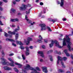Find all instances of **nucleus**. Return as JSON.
<instances>
[{"label": "nucleus", "instance_id": "nucleus-1", "mask_svg": "<svg viewBox=\"0 0 73 73\" xmlns=\"http://www.w3.org/2000/svg\"><path fill=\"white\" fill-rule=\"evenodd\" d=\"M70 39L69 38L68 36V35H66V38H63V46H61L59 44V43L56 40L52 41V43L49 44V46L50 48H51L53 46V45L54 43H55L56 46L58 48H62L64 46L66 45V43L65 41H66L67 42V47L68 49V50L70 52L71 51V47H70V45H72V43L70 42Z\"/></svg>", "mask_w": 73, "mask_h": 73}, {"label": "nucleus", "instance_id": "nucleus-2", "mask_svg": "<svg viewBox=\"0 0 73 73\" xmlns=\"http://www.w3.org/2000/svg\"><path fill=\"white\" fill-rule=\"evenodd\" d=\"M1 60H2V61H1V63L2 65H10L11 66H14L15 65L13 64H14V62H11V63H9L8 62H6V61H7V60L5 59L4 58H1Z\"/></svg>", "mask_w": 73, "mask_h": 73}, {"label": "nucleus", "instance_id": "nucleus-3", "mask_svg": "<svg viewBox=\"0 0 73 73\" xmlns=\"http://www.w3.org/2000/svg\"><path fill=\"white\" fill-rule=\"evenodd\" d=\"M58 60L57 61V64H58L60 63V61L61 62V64L62 65L63 68H65V66L64 64V63L62 62V58H61V57L58 56Z\"/></svg>", "mask_w": 73, "mask_h": 73}, {"label": "nucleus", "instance_id": "nucleus-4", "mask_svg": "<svg viewBox=\"0 0 73 73\" xmlns=\"http://www.w3.org/2000/svg\"><path fill=\"white\" fill-rule=\"evenodd\" d=\"M40 25L41 27V30L45 31V30L46 29V25L44 24H41Z\"/></svg>", "mask_w": 73, "mask_h": 73}, {"label": "nucleus", "instance_id": "nucleus-5", "mask_svg": "<svg viewBox=\"0 0 73 73\" xmlns=\"http://www.w3.org/2000/svg\"><path fill=\"white\" fill-rule=\"evenodd\" d=\"M27 8V5H24L23 7H20L19 9L21 11H24Z\"/></svg>", "mask_w": 73, "mask_h": 73}, {"label": "nucleus", "instance_id": "nucleus-6", "mask_svg": "<svg viewBox=\"0 0 73 73\" xmlns=\"http://www.w3.org/2000/svg\"><path fill=\"white\" fill-rule=\"evenodd\" d=\"M42 69L43 72L44 73H47L48 72V70H47V68L46 67H42Z\"/></svg>", "mask_w": 73, "mask_h": 73}, {"label": "nucleus", "instance_id": "nucleus-7", "mask_svg": "<svg viewBox=\"0 0 73 73\" xmlns=\"http://www.w3.org/2000/svg\"><path fill=\"white\" fill-rule=\"evenodd\" d=\"M38 54H40V56L42 57H44V54L43 53V52L42 51H39L38 52Z\"/></svg>", "mask_w": 73, "mask_h": 73}, {"label": "nucleus", "instance_id": "nucleus-8", "mask_svg": "<svg viewBox=\"0 0 73 73\" xmlns=\"http://www.w3.org/2000/svg\"><path fill=\"white\" fill-rule=\"evenodd\" d=\"M32 39L31 38L29 37L27 38V41L26 42L27 45H28L29 44V41H32Z\"/></svg>", "mask_w": 73, "mask_h": 73}, {"label": "nucleus", "instance_id": "nucleus-9", "mask_svg": "<svg viewBox=\"0 0 73 73\" xmlns=\"http://www.w3.org/2000/svg\"><path fill=\"white\" fill-rule=\"evenodd\" d=\"M17 32L15 31H13L12 32L11 31H9L8 32V33H9L10 34H11V35H16V33Z\"/></svg>", "mask_w": 73, "mask_h": 73}, {"label": "nucleus", "instance_id": "nucleus-10", "mask_svg": "<svg viewBox=\"0 0 73 73\" xmlns=\"http://www.w3.org/2000/svg\"><path fill=\"white\" fill-rule=\"evenodd\" d=\"M64 0H61V3H60V7H64Z\"/></svg>", "mask_w": 73, "mask_h": 73}, {"label": "nucleus", "instance_id": "nucleus-11", "mask_svg": "<svg viewBox=\"0 0 73 73\" xmlns=\"http://www.w3.org/2000/svg\"><path fill=\"white\" fill-rule=\"evenodd\" d=\"M4 68L6 70H12V68L7 66L4 67Z\"/></svg>", "mask_w": 73, "mask_h": 73}, {"label": "nucleus", "instance_id": "nucleus-12", "mask_svg": "<svg viewBox=\"0 0 73 73\" xmlns=\"http://www.w3.org/2000/svg\"><path fill=\"white\" fill-rule=\"evenodd\" d=\"M19 20L17 18H16L14 19H12L11 20V21L12 22H15V21H19Z\"/></svg>", "mask_w": 73, "mask_h": 73}, {"label": "nucleus", "instance_id": "nucleus-13", "mask_svg": "<svg viewBox=\"0 0 73 73\" xmlns=\"http://www.w3.org/2000/svg\"><path fill=\"white\" fill-rule=\"evenodd\" d=\"M6 41H11L13 42H15V40L10 38H6Z\"/></svg>", "mask_w": 73, "mask_h": 73}, {"label": "nucleus", "instance_id": "nucleus-14", "mask_svg": "<svg viewBox=\"0 0 73 73\" xmlns=\"http://www.w3.org/2000/svg\"><path fill=\"white\" fill-rule=\"evenodd\" d=\"M16 42L17 44H19L20 45H23V44L22 43H21V42L20 41H18V40H17L16 41Z\"/></svg>", "mask_w": 73, "mask_h": 73}, {"label": "nucleus", "instance_id": "nucleus-15", "mask_svg": "<svg viewBox=\"0 0 73 73\" xmlns=\"http://www.w3.org/2000/svg\"><path fill=\"white\" fill-rule=\"evenodd\" d=\"M27 18H28V17H27V15H25V19H26V20L28 21V23H31V21L29 20V19H27Z\"/></svg>", "mask_w": 73, "mask_h": 73}, {"label": "nucleus", "instance_id": "nucleus-16", "mask_svg": "<svg viewBox=\"0 0 73 73\" xmlns=\"http://www.w3.org/2000/svg\"><path fill=\"white\" fill-rule=\"evenodd\" d=\"M15 65H18L19 66H18L19 68H20L21 66H22V64H20L18 63H15Z\"/></svg>", "mask_w": 73, "mask_h": 73}, {"label": "nucleus", "instance_id": "nucleus-17", "mask_svg": "<svg viewBox=\"0 0 73 73\" xmlns=\"http://www.w3.org/2000/svg\"><path fill=\"white\" fill-rule=\"evenodd\" d=\"M19 36V34L18 33H17L15 35V40H17Z\"/></svg>", "mask_w": 73, "mask_h": 73}, {"label": "nucleus", "instance_id": "nucleus-18", "mask_svg": "<svg viewBox=\"0 0 73 73\" xmlns=\"http://www.w3.org/2000/svg\"><path fill=\"white\" fill-rule=\"evenodd\" d=\"M8 60H9V61H10V62H13V61L12 58H8Z\"/></svg>", "mask_w": 73, "mask_h": 73}, {"label": "nucleus", "instance_id": "nucleus-19", "mask_svg": "<svg viewBox=\"0 0 73 73\" xmlns=\"http://www.w3.org/2000/svg\"><path fill=\"white\" fill-rule=\"evenodd\" d=\"M20 29V27L19 26H17V29H15V32H17V31H19Z\"/></svg>", "mask_w": 73, "mask_h": 73}, {"label": "nucleus", "instance_id": "nucleus-20", "mask_svg": "<svg viewBox=\"0 0 73 73\" xmlns=\"http://www.w3.org/2000/svg\"><path fill=\"white\" fill-rule=\"evenodd\" d=\"M53 52V50H50L48 51L47 52V54H49V53H52Z\"/></svg>", "mask_w": 73, "mask_h": 73}, {"label": "nucleus", "instance_id": "nucleus-21", "mask_svg": "<svg viewBox=\"0 0 73 73\" xmlns=\"http://www.w3.org/2000/svg\"><path fill=\"white\" fill-rule=\"evenodd\" d=\"M49 57L50 58V61H53V59L52 58V56L51 55H49Z\"/></svg>", "mask_w": 73, "mask_h": 73}, {"label": "nucleus", "instance_id": "nucleus-22", "mask_svg": "<svg viewBox=\"0 0 73 73\" xmlns=\"http://www.w3.org/2000/svg\"><path fill=\"white\" fill-rule=\"evenodd\" d=\"M5 37H8V36H9V35L8 34H7L6 32H5Z\"/></svg>", "mask_w": 73, "mask_h": 73}, {"label": "nucleus", "instance_id": "nucleus-23", "mask_svg": "<svg viewBox=\"0 0 73 73\" xmlns=\"http://www.w3.org/2000/svg\"><path fill=\"white\" fill-rule=\"evenodd\" d=\"M36 70H38V71H40V68L38 67H36Z\"/></svg>", "mask_w": 73, "mask_h": 73}, {"label": "nucleus", "instance_id": "nucleus-24", "mask_svg": "<svg viewBox=\"0 0 73 73\" xmlns=\"http://www.w3.org/2000/svg\"><path fill=\"white\" fill-rule=\"evenodd\" d=\"M2 53V57H4V51L2 50L1 52Z\"/></svg>", "mask_w": 73, "mask_h": 73}, {"label": "nucleus", "instance_id": "nucleus-25", "mask_svg": "<svg viewBox=\"0 0 73 73\" xmlns=\"http://www.w3.org/2000/svg\"><path fill=\"white\" fill-rule=\"evenodd\" d=\"M26 54L27 56H28V55H29V51H26Z\"/></svg>", "mask_w": 73, "mask_h": 73}, {"label": "nucleus", "instance_id": "nucleus-26", "mask_svg": "<svg viewBox=\"0 0 73 73\" xmlns=\"http://www.w3.org/2000/svg\"><path fill=\"white\" fill-rule=\"evenodd\" d=\"M58 72H61V73H62V72H63V70H62V69H60L59 70H58Z\"/></svg>", "mask_w": 73, "mask_h": 73}, {"label": "nucleus", "instance_id": "nucleus-27", "mask_svg": "<svg viewBox=\"0 0 73 73\" xmlns=\"http://www.w3.org/2000/svg\"><path fill=\"white\" fill-rule=\"evenodd\" d=\"M49 20L50 21H52L53 22H55L56 21H55V20H54L53 19H49Z\"/></svg>", "mask_w": 73, "mask_h": 73}, {"label": "nucleus", "instance_id": "nucleus-28", "mask_svg": "<svg viewBox=\"0 0 73 73\" xmlns=\"http://www.w3.org/2000/svg\"><path fill=\"white\" fill-rule=\"evenodd\" d=\"M14 70L15 71V72H19V70H17V68H14Z\"/></svg>", "mask_w": 73, "mask_h": 73}, {"label": "nucleus", "instance_id": "nucleus-29", "mask_svg": "<svg viewBox=\"0 0 73 73\" xmlns=\"http://www.w3.org/2000/svg\"><path fill=\"white\" fill-rule=\"evenodd\" d=\"M63 59L64 61H66V60L68 59V58L66 57H64L63 58Z\"/></svg>", "mask_w": 73, "mask_h": 73}, {"label": "nucleus", "instance_id": "nucleus-30", "mask_svg": "<svg viewBox=\"0 0 73 73\" xmlns=\"http://www.w3.org/2000/svg\"><path fill=\"white\" fill-rule=\"evenodd\" d=\"M47 28L49 31H50V32L52 31V30L51 29H50V27H47Z\"/></svg>", "mask_w": 73, "mask_h": 73}, {"label": "nucleus", "instance_id": "nucleus-31", "mask_svg": "<svg viewBox=\"0 0 73 73\" xmlns=\"http://www.w3.org/2000/svg\"><path fill=\"white\" fill-rule=\"evenodd\" d=\"M20 49H25V48L24 47V46H20Z\"/></svg>", "mask_w": 73, "mask_h": 73}, {"label": "nucleus", "instance_id": "nucleus-32", "mask_svg": "<svg viewBox=\"0 0 73 73\" xmlns=\"http://www.w3.org/2000/svg\"><path fill=\"white\" fill-rule=\"evenodd\" d=\"M31 9H29L28 12H27V11L26 12V14H29V13H30V12H31V11H30V10H31Z\"/></svg>", "mask_w": 73, "mask_h": 73}, {"label": "nucleus", "instance_id": "nucleus-33", "mask_svg": "<svg viewBox=\"0 0 73 73\" xmlns=\"http://www.w3.org/2000/svg\"><path fill=\"white\" fill-rule=\"evenodd\" d=\"M68 50H64V53H65V54H66L68 53Z\"/></svg>", "mask_w": 73, "mask_h": 73}, {"label": "nucleus", "instance_id": "nucleus-34", "mask_svg": "<svg viewBox=\"0 0 73 73\" xmlns=\"http://www.w3.org/2000/svg\"><path fill=\"white\" fill-rule=\"evenodd\" d=\"M22 57H23V60H25V56L24 55H22Z\"/></svg>", "mask_w": 73, "mask_h": 73}, {"label": "nucleus", "instance_id": "nucleus-35", "mask_svg": "<svg viewBox=\"0 0 73 73\" xmlns=\"http://www.w3.org/2000/svg\"><path fill=\"white\" fill-rule=\"evenodd\" d=\"M66 54L67 56L68 57H69V56H70V54H69V53H68L67 52Z\"/></svg>", "mask_w": 73, "mask_h": 73}, {"label": "nucleus", "instance_id": "nucleus-36", "mask_svg": "<svg viewBox=\"0 0 73 73\" xmlns=\"http://www.w3.org/2000/svg\"><path fill=\"white\" fill-rule=\"evenodd\" d=\"M26 51H28H28H29V48L27 46L26 47Z\"/></svg>", "mask_w": 73, "mask_h": 73}, {"label": "nucleus", "instance_id": "nucleus-37", "mask_svg": "<svg viewBox=\"0 0 73 73\" xmlns=\"http://www.w3.org/2000/svg\"><path fill=\"white\" fill-rule=\"evenodd\" d=\"M11 11L13 12H15V11H16V10L15 9H11Z\"/></svg>", "mask_w": 73, "mask_h": 73}, {"label": "nucleus", "instance_id": "nucleus-38", "mask_svg": "<svg viewBox=\"0 0 73 73\" xmlns=\"http://www.w3.org/2000/svg\"><path fill=\"white\" fill-rule=\"evenodd\" d=\"M14 55V54L13 53H11L9 54V56H13Z\"/></svg>", "mask_w": 73, "mask_h": 73}, {"label": "nucleus", "instance_id": "nucleus-39", "mask_svg": "<svg viewBox=\"0 0 73 73\" xmlns=\"http://www.w3.org/2000/svg\"><path fill=\"white\" fill-rule=\"evenodd\" d=\"M12 45H13V46H16V44L14 43H12Z\"/></svg>", "mask_w": 73, "mask_h": 73}, {"label": "nucleus", "instance_id": "nucleus-40", "mask_svg": "<svg viewBox=\"0 0 73 73\" xmlns=\"http://www.w3.org/2000/svg\"><path fill=\"white\" fill-rule=\"evenodd\" d=\"M39 38H40V39H41V40H42V37H41V35H40L39 36Z\"/></svg>", "mask_w": 73, "mask_h": 73}, {"label": "nucleus", "instance_id": "nucleus-41", "mask_svg": "<svg viewBox=\"0 0 73 73\" xmlns=\"http://www.w3.org/2000/svg\"><path fill=\"white\" fill-rule=\"evenodd\" d=\"M40 62H42L44 61V60H43V59H41L40 60Z\"/></svg>", "mask_w": 73, "mask_h": 73}, {"label": "nucleus", "instance_id": "nucleus-42", "mask_svg": "<svg viewBox=\"0 0 73 73\" xmlns=\"http://www.w3.org/2000/svg\"><path fill=\"white\" fill-rule=\"evenodd\" d=\"M38 41L39 42H40V43H41V42H42V41L40 39L38 40Z\"/></svg>", "mask_w": 73, "mask_h": 73}, {"label": "nucleus", "instance_id": "nucleus-43", "mask_svg": "<svg viewBox=\"0 0 73 73\" xmlns=\"http://www.w3.org/2000/svg\"><path fill=\"white\" fill-rule=\"evenodd\" d=\"M2 50V46L0 45V51H1Z\"/></svg>", "mask_w": 73, "mask_h": 73}, {"label": "nucleus", "instance_id": "nucleus-44", "mask_svg": "<svg viewBox=\"0 0 73 73\" xmlns=\"http://www.w3.org/2000/svg\"><path fill=\"white\" fill-rule=\"evenodd\" d=\"M0 11H3V9L0 6Z\"/></svg>", "mask_w": 73, "mask_h": 73}, {"label": "nucleus", "instance_id": "nucleus-45", "mask_svg": "<svg viewBox=\"0 0 73 73\" xmlns=\"http://www.w3.org/2000/svg\"><path fill=\"white\" fill-rule=\"evenodd\" d=\"M3 1L5 2V3H7L8 2V1L7 0H3Z\"/></svg>", "mask_w": 73, "mask_h": 73}, {"label": "nucleus", "instance_id": "nucleus-46", "mask_svg": "<svg viewBox=\"0 0 73 73\" xmlns=\"http://www.w3.org/2000/svg\"><path fill=\"white\" fill-rule=\"evenodd\" d=\"M71 57L72 59H73V55L72 54H71Z\"/></svg>", "mask_w": 73, "mask_h": 73}, {"label": "nucleus", "instance_id": "nucleus-47", "mask_svg": "<svg viewBox=\"0 0 73 73\" xmlns=\"http://www.w3.org/2000/svg\"><path fill=\"white\" fill-rule=\"evenodd\" d=\"M42 48L43 49H45V46L44 45H42Z\"/></svg>", "mask_w": 73, "mask_h": 73}, {"label": "nucleus", "instance_id": "nucleus-48", "mask_svg": "<svg viewBox=\"0 0 73 73\" xmlns=\"http://www.w3.org/2000/svg\"><path fill=\"white\" fill-rule=\"evenodd\" d=\"M0 24L1 25H3V24H2V22H1V21H0Z\"/></svg>", "mask_w": 73, "mask_h": 73}, {"label": "nucleus", "instance_id": "nucleus-49", "mask_svg": "<svg viewBox=\"0 0 73 73\" xmlns=\"http://www.w3.org/2000/svg\"><path fill=\"white\" fill-rule=\"evenodd\" d=\"M12 27H13L14 28L15 27H16V25H12Z\"/></svg>", "mask_w": 73, "mask_h": 73}, {"label": "nucleus", "instance_id": "nucleus-50", "mask_svg": "<svg viewBox=\"0 0 73 73\" xmlns=\"http://www.w3.org/2000/svg\"><path fill=\"white\" fill-rule=\"evenodd\" d=\"M35 24V22H34L33 23H31V25H34Z\"/></svg>", "mask_w": 73, "mask_h": 73}, {"label": "nucleus", "instance_id": "nucleus-51", "mask_svg": "<svg viewBox=\"0 0 73 73\" xmlns=\"http://www.w3.org/2000/svg\"><path fill=\"white\" fill-rule=\"evenodd\" d=\"M12 3H13V4H16V2L15 1H12Z\"/></svg>", "mask_w": 73, "mask_h": 73}, {"label": "nucleus", "instance_id": "nucleus-52", "mask_svg": "<svg viewBox=\"0 0 73 73\" xmlns=\"http://www.w3.org/2000/svg\"><path fill=\"white\" fill-rule=\"evenodd\" d=\"M43 4V3L42 2L40 3V5H42Z\"/></svg>", "mask_w": 73, "mask_h": 73}, {"label": "nucleus", "instance_id": "nucleus-53", "mask_svg": "<svg viewBox=\"0 0 73 73\" xmlns=\"http://www.w3.org/2000/svg\"><path fill=\"white\" fill-rule=\"evenodd\" d=\"M55 53H58V52H57V51L56 50L54 52Z\"/></svg>", "mask_w": 73, "mask_h": 73}, {"label": "nucleus", "instance_id": "nucleus-54", "mask_svg": "<svg viewBox=\"0 0 73 73\" xmlns=\"http://www.w3.org/2000/svg\"><path fill=\"white\" fill-rule=\"evenodd\" d=\"M58 54H61V52H59L58 53Z\"/></svg>", "mask_w": 73, "mask_h": 73}, {"label": "nucleus", "instance_id": "nucleus-55", "mask_svg": "<svg viewBox=\"0 0 73 73\" xmlns=\"http://www.w3.org/2000/svg\"><path fill=\"white\" fill-rule=\"evenodd\" d=\"M44 42L46 43H47V42H48V40H44Z\"/></svg>", "mask_w": 73, "mask_h": 73}, {"label": "nucleus", "instance_id": "nucleus-56", "mask_svg": "<svg viewBox=\"0 0 73 73\" xmlns=\"http://www.w3.org/2000/svg\"><path fill=\"white\" fill-rule=\"evenodd\" d=\"M28 7H31V5L30 4H28Z\"/></svg>", "mask_w": 73, "mask_h": 73}, {"label": "nucleus", "instance_id": "nucleus-57", "mask_svg": "<svg viewBox=\"0 0 73 73\" xmlns=\"http://www.w3.org/2000/svg\"><path fill=\"white\" fill-rule=\"evenodd\" d=\"M2 3H3L2 2H0V5H1V4H2Z\"/></svg>", "mask_w": 73, "mask_h": 73}, {"label": "nucleus", "instance_id": "nucleus-58", "mask_svg": "<svg viewBox=\"0 0 73 73\" xmlns=\"http://www.w3.org/2000/svg\"><path fill=\"white\" fill-rule=\"evenodd\" d=\"M30 49H32L33 48V47L32 46H31L30 47Z\"/></svg>", "mask_w": 73, "mask_h": 73}, {"label": "nucleus", "instance_id": "nucleus-59", "mask_svg": "<svg viewBox=\"0 0 73 73\" xmlns=\"http://www.w3.org/2000/svg\"><path fill=\"white\" fill-rule=\"evenodd\" d=\"M21 13H18V15H21Z\"/></svg>", "mask_w": 73, "mask_h": 73}, {"label": "nucleus", "instance_id": "nucleus-60", "mask_svg": "<svg viewBox=\"0 0 73 73\" xmlns=\"http://www.w3.org/2000/svg\"><path fill=\"white\" fill-rule=\"evenodd\" d=\"M66 18L63 19V21H66Z\"/></svg>", "mask_w": 73, "mask_h": 73}, {"label": "nucleus", "instance_id": "nucleus-61", "mask_svg": "<svg viewBox=\"0 0 73 73\" xmlns=\"http://www.w3.org/2000/svg\"><path fill=\"white\" fill-rule=\"evenodd\" d=\"M3 30L1 29H0V32H2Z\"/></svg>", "mask_w": 73, "mask_h": 73}, {"label": "nucleus", "instance_id": "nucleus-62", "mask_svg": "<svg viewBox=\"0 0 73 73\" xmlns=\"http://www.w3.org/2000/svg\"><path fill=\"white\" fill-rule=\"evenodd\" d=\"M44 17H45V16H42L41 17V18H44Z\"/></svg>", "mask_w": 73, "mask_h": 73}, {"label": "nucleus", "instance_id": "nucleus-63", "mask_svg": "<svg viewBox=\"0 0 73 73\" xmlns=\"http://www.w3.org/2000/svg\"><path fill=\"white\" fill-rule=\"evenodd\" d=\"M16 1H20V0H15Z\"/></svg>", "mask_w": 73, "mask_h": 73}, {"label": "nucleus", "instance_id": "nucleus-64", "mask_svg": "<svg viewBox=\"0 0 73 73\" xmlns=\"http://www.w3.org/2000/svg\"><path fill=\"white\" fill-rule=\"evenodd\" d=\"M38 0H36V3H38Z\"/></svg>", "mask_w": 73, "mask_h": 73}]
</instances>
